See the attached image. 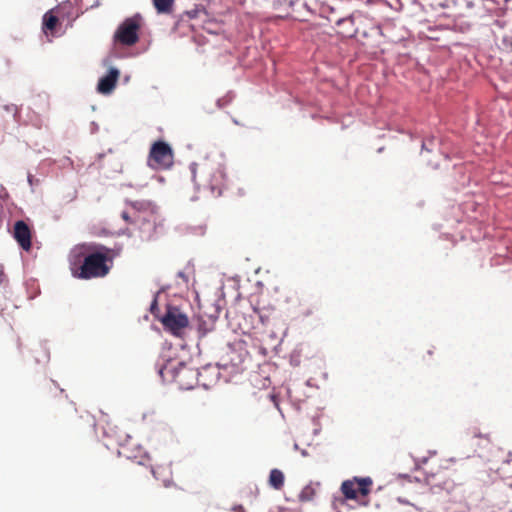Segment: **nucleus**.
Masks as SVG:
<instances>
[{"mask_svg": "<svg viewBox=\"0 0 512 512\" xmlns=\"http://www.w3.org/2000/svg\"><path fill=\"white\" fill-rule=\"evenodd\" d=\"M117 253L104 245L94 242L74 246L68 262L73 277L83 280L103 278L112 268Z\"/></svg>", "mask_w": 512, "mask_h": 512, "instance_id": "f257e3e1", "label": "nucleus"}, {"mask_svg": "<svg viewBox=\"0 0 512 512\" xmlns=\"http://www.w3.org/2000/svg\"><path fill=\"white\" fill-rule=\"evenodd\" d=\"M193 181L199 191L220 196L226 185V173L223 163L218 159L206 158L192 167Z\"/></svg>", "mask_w": 512, "mask_h": 512, "instance_id": "f03ea898", "label": "nucleus"}, {"mask_svg": "<svg viewBox=\"0 0 512 512\" xmlns=\"http://www.w3.org/2000/svg\"><path fill=\"white\" fill-rule=\"evenodd\" d=\"M164 382H175L182 389H192L197 383L198 372L183 362L168 360L158 369Z\"/></svg>", "mask_w": 512, "mask_h": 512, "instance_id": "7ed1b4c3", "label": "nucleus"}, {"mask_svg": "<svg viewBox=\"0 0 512 512\" xmlns=\"http://www.w3.org/2000/svg\"><path fill=\"white\" fill-rule=\"evenodd\" d=\"M174 163V153L171 146L164 141H156L152 144L147 164L153 170H167Z\"/></svg>", "mask_w": 512, "mask_h": 512, "instance_id": "20e7f679", "label": "nucleus"}, {"mask_svg": "<svg viewBox=\"0 0 512 512\" xmlns=\"http://www.w3.org/2000/svg\"><path fill=\"white\" fill-rule=\"evenodd\" d=\"M142 18L135 15L126 18L117 28L114 40L124 46H133L139 41Z\"/></svg>", "mask_w": 512, "mask_h": 512, "instance_id": "39448f33", "label": "nucleus"}, {"mask_svg": "<svg viewBox=\"0 0 512 512\" xmlns=\"http://www.w3.org/2000/svg\"><path fill=\"white\" fill-rule=\"evenodd\" d=\"M164 329L176 337H182L184 330L189 325V319L179 308L168 306L165 314L160 319Z\"/></svg>", "mask_w": 512, "mask_h": 512, "instance_id": "423d86ee", "label": "nucleus"}, {"mask_svg": "<svg viewBox=\"0 0 512 512\" xmlns=\"http://www.w3.org/2000/svg\"><path fill=\"white\" fill-rule=\"evenodd\" d=\"M373 481L370 477H354L342 482L341 492L348 500H358L367 497L371 492Z\"/></svg>", "mask_w": 512, "mask_h": 512, "instance_id": "0eeeda50", "label": "nucleus"}, {"mask_svg": "<svg viewBox=\"0 0 512 512\" xmlns=\"http://www.w3.org/2000/svg\"><path fill=\"white\" fill-rule=\"evenodd\" d=\"M13 237L23 250L30 251L32 246V232L28 224L25 223L23 220L15 222Z\"/></svg>", "mask_w": 512, "mask_h": 512, "instance_id": "6e6552de", "label": "nucleus"}, {"mask_svg": "<svg viewBox=\"0 0 512 512\" xmlns=\"http://www.w3.org/2000/svg\"><path fill=\"white\" fill-rule=\"evenodd\" d=\"M118 77H119V71L115 68H111L107 75L100 78L98 85H97L98 92L102 93V94L111 93L116 86Z\"/></svg>", "mask_w": 512, "mask_h": 512, "instance_id": "1a4fd4ad", "label": "nucleus"}, {"mask_svg": "<svg viewBox=\"0 0 512 512\" xmlns=\"http://www.w3.org/2000/svg\"><path fill=\"white\" fill-rule=\"evenodd\" d=\"M130 446H132L131 443L121 444L122 450L119 451V454L135 461L139 465L146 466L150 463V457L145 452L139 449L137 454H133L132 451H130Z\"/></svg>", "mask_w": 512, "mask_h": 512, "instance_id": "9d476101", "label": "nucleus"}, {"mask_svg": "<svg viewBox=\"0 0 512 512\" xmlns=\"http://www.w3.org/2000/svg\"><path fill=\"white\" fill-rule=\"evenodd\" d=\"M284 480L285 477L281 470L275 468L270 471L268 483L272 488L280 490L284 485Z\"/></svg>", "mask_w": 512, "mask_h": 512, "instance_id": "9b49d317", "label": "nucleus"}, {"mask_svg": "<svg viewBox=\"0 0 512 512\" xmlns=\"http://www.w3.org/2000/svg\"><path fill=\"white\" fill-rule=\"evenodd\" d=\"M71 409L75 412V416L71 418V422L76 428L82 427L81 423L78 422V419L83 420L88 427L94 426V418L89 413H86L85 416H77V409L73 406H71Z\"/></svg>", "mask_w": 512, "mask_h": 512, "instance_id": "f8f14e48", "label": "nucleus"}, {"mask_svg": "<svg viewBox=\"0 0 512 512\" xmlns=\"http://www.w3.org/2000/svg\"><path fill=\"white\" fill-rule=\"evenodd\" d=\"M158 13L169 14L172 11L174 0H152Z\"/></svg>", "mask_w": 512, "mask_h": 512, "instance_id": "ddd939ff", "label": "nucleus"}, {"mask_svg": "<svg viewBox=\"0 0 512 512\" xmlns=\"http://www.w3.org/2000/svg\"><path fill=\"white\" fill-rule=\"evenodd\" d=\"M316 495V489L312 484L306 485L299 494V500L301 502H307L313 500Z\"/></svg>", "mask_w": 512, "mask_h": 512, "instance_id": "4468645a", "label": "nucleus"}, {"mask_svg": "<svg viewBox=\"0 0 512 512\" xmlns=\"http://www.w3.org/2000/svg\"><path fill=\"white\" fill-rule=\"evenodd\" d=\"M58 23L57 16L53 15L51 12H47L43 17V28L45 30H54Z\"/></svg>", "mask_w": 512, "mask_h": 512, "instance_id": "2eb2a0df", "label": "nucleus"}, {"mask_svg": "<svg viewBox=\"0 0 512 512\" xmlns=\"http://www.w3.org/2000/svg\"><path fill=\"white\" fill-rule=\"evenodd\" d=\"M215 329L214 323L206 324L205 321H201L198 325V333L200 337H205L208 333Z\"/></svg>", "mask_w": 512, "mask_h": 512, "instance_id": "dca6fc26", "label": "nucleus"}, {"mask_svg": "<svg viewBox=\"0 0 512 512\" xmlns=\"http://www.w3.org/2000/svg\"><path fill=\"white\" fill-rule=\"evenodd\" d=\"M471 433H472L473 439H480L482 441H485L486 443L490 442V437H489L488 433H485V434L478 433V432H476L475 429Z\"/></svg>", "mask_w": 512, "mask_h": 512, "instance_id": "f3484780", "label": "nucleus"}, {"mask_svg": "<svg viewBox=\"0 0 512 512\" xmlns=\"http://www.w3.org/2000/svg\"><path fill=\"white\" fill-rule=\"evenodd\" d=\"M121 217L124 221H126L129 224L134 223V220L131 218L130 214L126 211L122 212Z\"/></svg>", "mask_w": 512, "mask_h": 512, "instance_id": "a211bd4d", "label": "nucleus"}, {"mask_svg": "<svg viewBox=\"0 0 512 512\" xmlns=\"http://www.w3.org/2000/svg\"><path fill=\"white\" fill-rule=\"evenodd\" d=\"M293 1H294V0H276V3H277V4H279V5H281V4H283V3H287V4H289V5H292V4H293Z\"/></svg>", "mask_w": 512, "mask_h": 512, "instance_id": "6ab92c4d", "label": "nucleus"}, {"mask_svg": "<svg viewBox=\"0 0 512 512\" xmlns=\"http://www.w3.org/2000/svg\"><path fill=\"white\" fill-rule=\"evenodd\" d=\"M453 0H446L445 3H439L438 5L442 8H446V7H449V3L452 2Z\"/></svg>", "mask_w": 512, "mask_h": 512, "instance_id": "aec40b11", "label": "nucleus"}, {"mask_svg": "<svg viewBox=\"0 0 512 512\" xmlns=\"http://www.w3.org/2000/svg\"><path fill=\"white\" fill-rule=\"evenodd\" d=\"M352 22H353L352 18H347V19H343V20L339 21L338 24L352 23Z\"/></svg>", "mask_w": 512, "mask_h": 512, "instance_id": "412c9836", "label": "nucleus"}, {"mask_svg": "<svg viewBox=\"0 0 512 512\" xmlns=\"http://www.w3.org/2000/svg\"><path fill=\"white\" fill-rule=\"evenodd\" d=\"M157 308V300L156 298L153 300V303L151 304V312L154 313V310Z\"/></svg>", "mask_w": 512, "mask_h": 512, "instance_id": "4be33fe9", "label": "nucleus"}, {"mask_svg": "<svg viewBox=\"0 0 512 512\" xmlns=\"http://www.w3.org/2000/svg\"><path fill=\"white\" fill-rule=\"evenodd\" d=\"M28 181H29L30 183H32V182H33V179H32V176H31V175H29V176H28Z\"/></svg>", "mask_w": 512, "mask_h": 512, "instance_id": "5701e85b", "label": "nucleus"}, {"mask_svg": "<svg viewBox=\"0 0 512 512\" xmlns=\"http://www.w3.org/2000/svg\"><path fill=\"white\" fill-rule=\"evenodd\" d=\"M178 275H179L180 277H184V273H183V272H179V273H178Z\"/></svg>", "mask_w": 512, "mask_h": 512, "instance_id": "b1692460", "label": "nucleus"}]
</instances>
